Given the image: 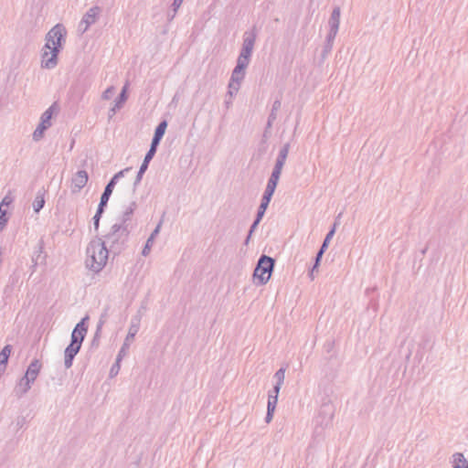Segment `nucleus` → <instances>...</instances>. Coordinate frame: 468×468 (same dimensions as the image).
Listing matches in <instances>:
<instances>
[{"label": "nucleus", "instance_id": "obj_1", "mask_svg": "<svg viewBox=\"0 0 468 468\" xmlns=\"http://www.w3.org/2000/svg\"><path fill=\"white\" fill-rule=\"evenodd\" d=\"M67 30L62 24L55 25L46 35L44 48L50 50L51 56L47 60L46 66L48 69L58 65V56L66 42Z\"/></svg>", "mask_w": 468, "mask_h": 468}, {"label": "nucleus", "instance_id": "obj_2", "mask_svg": "<svg viewBox=\"0 0 468 468\" xmlns=\"http://www.w3.org/2000/svg\"><path fill=\"white\" fill-rule=\"evenodd\" d=\"M110 250L101 238L92 239L86 250V267L94 272L101 271L106 265Z\"/></svg>", "mask_w": 468, "mask_h": 468}, {"label": "nucleus", "instance_id": "obj_3", "mask_svg": "<svg viewBox=\"0 0 468 468\" xmlns=\"http://www.w3.org/2000/svg\"><path fill=\"white\" fill-rule=\"evenodd\" d=\"M129 233L127 225L113 224L111 231L104 236L105 239L103 242H105L112 254L118 255L123 250Z\"/></svg>", "mask_w": 468, "mask_h": 468}, {"label": "nucleus", "instance_id": "obj_4", "mask_svg": "<svg viewBox=\"0 0 468 468\" xmlns=\"http://www.w3.org/2000/svg\"><path fill=\"white\" fill-rule=\"evenodd\" d=\"M274 266L275 260L273 258L265 254L259 258L253 272V277L258 279L259 284L264 285L270 281Z\"/></svg>", "mask_w": 468, "mask_h": 468}, {"label": "nucleus", "instance_id": "obj_5", "mask_svg": "<svg viewBox=\"0 0 468 468\" xmlns=\"http://www.w3.org/2000/svg\"><path fill=\"white\" fill-rule=\"evenodd\" d=\"M257 38V29L256 27H253L251 30L246 31L243 34V42L241 46V49L239 55L237 58L238 61L250 64V58L253 52V48L255 46Z\"/></svg>", "mask_w": 468, "mask_h": 468}, {"label": "nucleus", "instance_id": "obj_6", "mask_svg": "<svg viewBox=\"0 0 468 468\" xmlns=\"http://www.w3.org/2000/svg\"><path fill=\"white\" fill-rule=\"evenodd\" d=\"M248 66V64L237 60V64L231 73L229 88L234 89V91H239L240 83L245 78Z\"/></svg>", "mask_w": 468, "mask_h": 468}, {"label": "nucleus", "instance_id": "obj_7", "mask_svg": "<svg viewBox=\"0 0 468 468\" xmlns=\"http://www.w3.org/2000/svg\"><path fill=\"white\" fill-rule=\"evenodd\" d=\"M101 11V7L97 6V5L90 8L84 14V16H82V19L80 20V22L79 24V27H78L79 32L83 34L89 29V27L91 25L95 24L99 17Z\"/></svg>", "mask_w": 468, "mask_h": 468}, {"label": "nucleus", "instance_id": "obj_8", "mask_svg": "<svg viewBox=\"0 0 468 468\" xmlns=\"http://www.w3.org/2000/svg\"><path fill=\"white\" fill-rule=\"evenodd\" d=\"M89 319V316H85L74 327L71 336H70V344L80 346L81 347V344L86 336L88 326L85 324L86 321Z\"/></svg>", "mask_w": 468, "mask_h": 468}, {"label": "nucleus", "instance_id": "obj_9", "mask_svg": "<svg viewBox=\"0 0 468 468\" xmlns=\"http://www.w3.org/2000/svg\"><path fill=\"white\" fill-rule=\"evenodd\" d=\"M280 386L274 385L273 388L269 391L268 395V404H267V413L265 417V421L267 423L271 422L273 418V413L276 409V405L278 402V395L281 390Z\"/></svg>", "mask_w": 468, "mask_h": 468}, {"label": "nucleus", "instance_id": "obj_10", "mask_svg": "<svg viewBox=\"0 0 468 468\" xmlns=\"http://www.w3.org/2000/svg\"><path fill=\"white\" fill-rule=\"evenodd\" d=\"M59 112V106L57 102L51 104L40 117V122L38 125L48 129L51 126V119L53 114H58Z\"/></svg>", "mask_w": 468, "mask_h": 468}, {"label": "nucleus", "instance_id": "obj_11", "mask_svg": "<svg viewBox=\"0 0 468 468\" xmlns=\"http://www.w3.org/2000/svg\"><path fill=\"white\" fill-rule=\"evenodd\" d=\"M80 346L69 344L64 351V366L68 369L72 367L75 356L80 352Z\"/></svg>", "mask_w": 468, "mask_h": 468}, {"label": "nucleus", "instance_id": "obj_12", "mask_svg": "<svg viewBox=\"0 0 468 468\" xmlns=\"http://www.w3.org/2000/svg\"><path fill=\"white\" fill-rule=\"evenodd\" d=\"M32 383V381L27 379V377H22L14 388L15 396L20 399L31 388Z\"/></svg>", "mask_w": 468, "mask_h": 468}, {"label": "nucleus", "instance_id": "obj_13", "mask_svg": "<svg viewBox=\"0 0 468 468\" xmlns=\"http://www.w3.org/2000/svg\"><path fill=\"white\" fill-rule=\"evenodd\" d=\"M127 99V84H125L118 98L115 100L113 107L109 111V118H112L116 113V111L122 107Z\"/></svg>", "mask_w": 468, "mask_h": 468}, {"label": "nucleus", "instance_id": "obj_14", "mask_svg": "<svg viewBox=\"0 0 468 468\" xmlns=\"http://www.w3.org/2000/svg\"><path fill=\"white\" fill-rule=\"evenodd\" d=\"M40 368L41 363L39 362V360L34 359L28 366L24 377H27V379L34 383L40 371Z\"/></svg>", "mask_w": 468, "mask_h": 468}, {"label": "nucleus", "instance_id": "obj_15", "mask_svg": "<svg viewBox=\"0 0 468 468\" xmlns=\"http://www.w3.org/2000/svg\"><path fill=\"white\" fill-rule=\"evenodd\" d=\"M340 16H341V9L339 6H335L332 13H331V16H330V18H329V21H328V24H329V27H330V30L332 31H338L339 29V25H340Z\"/></svg>", "mask_w": 468, "mask_h": 468}, {"label": "nucleus", "instance_id": "obj_16", "mask_svg": "<svg viewBox=\"0 0 468 468\" xmlns=\"http://www.w3.org/2000/svg\"><path fill=\"white\" fill-rule=\"evenodd\" d=\"M12 352V346L6 345L0 352V376L5 372L8 358Z\"/></svg>", "mask_w": 468, "mask_h": 468}, {"label": "nucleus", "instance_id": "obj_17", "mask_svg": "<svg viewBox=\"0 0 468 468\" xmlns=\"http://www.w3.org/2000/svg\"><path fill=\"white\" fill-rule=\"evenodd\" d=\"M45 194H46L45 187H41L37 193V196L32 204L34 211L36 213H38L43 208V207L45 205Z\"/></svg>", "mask_w": 468, "mask_h": 468}, {"label": "nucleus", "instance_id": "obj_18", "mask_svg": "<svg viewBox=\"0 0 468 468\" xmlns=\"http://www.w3.org/2000/svg\"><path fill=\"white\" fill-rule=\"evenodd\" d=\"M452 468H468V462L461 452H455L451 459Z\"/></svg>", "mask_w": 468, "mask_h": 468}, {"label": "nucleus", "instance_id": "obj_19", "mask_svg": "<svg viewBox=\"0 0 468 468\" xmlns=\"http://www.w3.org/2000/svg\"><path fill=\"white\" fill-rule=\"evenodd\" d=\"M135 207H136L135 202L130 203V205L122 212V215L120 218V222H117L116 224L127 225V222L132 219V216L134 212Z\"/></svg>", "mask_w": 468, "mask_h": 468}, {"label": "nucleus", "instance_id": "obj_20", "mask_svg": "<svg viewBox=\"0 0 468 468\" xmlns=\"http://www.w3.org/2000/svg\"><path fill=\"white\" fill-rule=\"evenodd\" d=\"M125 347H126V344L122 345V346L121 347V349L117 355L116 361L111 368V371H110L111 376L118 374L119 369H120V362L122 361V357L125 356Z\"/></svg>", "mask_w": 468, "mask_h": 468}, {"label": "nucleus", "instance_id": "obj_21", "mask_svg": "<svg viewBox=\"0 0 468 468\" xmlns=\"http://www.w3.org/2000/svg\"><path fill=\"white\" fill-rule=\"evenodd\" d=\"M88 179L89 177H73L71 181V191L73 193L79 192L86 186Z\"/></svg>", "mask_w": 468, "mask_h": 468}, {"label": "nucleus", "instance_id": "obj_22", "mask_svg": "<svg viewBox=\"0 0 468 468\" xmlns=\"http://www.w3.org/2000/svg\"><path fill=\"white\" fill-rule=\"evenodd\" d=\"M118 178L119 177H112L110 182L105 186L104 191L101 197V198H102L103 201L104 200L109 201V198H110L111 195L112 194L113 188H114L115 185L117 184Z\"/></svg>", "mask_w": 468, "mask_h": 468}, {"label": "nucleus", "instance_id": "obj_23", "mask_svg": "<svg viewBox=\"0 0 468 468\" xmlns=\"http://www.w3.org/2000/svg\"><path fill=\"white\" fill-rule=\"evenodd\" d=\"M279 179H280V177H270L263 194L268 196V197H272V195H273V193L276 189V186L278 185Z\"/></svg>", "mask_w": 468, "mask_h": 468}, {"label": "nucleus", "instance_id": "obj_24", "mask_svg": "<svg viewBox=\"0 0 468 468\" xmlns=\"http://www.w3.org/2000/svg\"><path fill=\"white\" fill-rule=\"evenodd\" d=\"M108 317H109V307L107 306V307L104 308L103 312L101 313V316L99 318V322H98V324H97L95 336L99 335L102 326L107 322Z\"/></svg>", "mask_w": 468, "mask_h": 468}, {"label": "nucleus", "instance_id": "obj_25", "mask_svg": "<svg viewBox=\"0 0 468 468\" xmlns=\"http://www.w3.org/2000/svg\"><path fill=\"white\" fill-rule=\"evenodd\" d=\"M320 413L326 415L327 421L328 422L331 421L334 417V414H335V410H334L333 405H331L329 403L323 404L321 407V410H320Z\"/></svg>", "mask_w": 468, "mask_h": 468}, {"label": "nucleus", "instance_id": "obj_26", "mask_svg": "<svg viewBox=\"0 0 468 468\" xmlns=\"http://www.w3.org/2000/svg\"><path fill=\"white\" fill-rule=\"evenodd\" d=\"M139 326L137 324H132L129 328V332L125 337L123 345L126 344L125 351L129 348L130 341H133L134 335L137 334Z\"/></svg>", "mask_w": 468, "mask_h": 468}, {"label": "nucleus", "instance_id": "obj_27", "mask_svg": "<svg viewBox=\"0 0 468 468\" xmlns=\"http://www.w3.org/2000/svg\"><path fill=\"white\" fill-rule=\"evenodd\" d=\"M166 127H167L166 121L160 122L159 124L157 125V127L154 130V136L157 137V138H160L162 140V138H163V136H164V134L165 133Z\"/></svg>", "mask_w": 468, "mask_h": 468}, {"label": "nucleus", "instance_id": "obj_28", "mask_svg": "<svg viewBox=\"0 0 468 468\" xmlns=\"http://www.w3.org/2000/svg\"><path fill=\"white\" fill-rule=\"evenodd\" d=\"M285 367H281L279 370L276 371V373L274 374V378L276 379L275 385L280 387L282 386L285 378Z\"/></svg>", "mask_w": 468, "mask_h": 468}, {"label": "nucleus", "instance_id": "obj_29", "mask_svg": "<svg viewBox=\"0 0 468 468\" xmlns=\"http://www.w3.org/2000/svg\"><path fill=\"white\" fill-rule=\"evenodd\" d=\"M335 224L334 225L333 229L326 234V236L322 243L321 249L325 250H327L329 242L335 234Z\"/></svg>", "mask_w": 468, "mask_h": 468}, {"label": "nucleus", "instance_id": "obj_30", "mask_svg": "<svg viewBox=\"0 0 468 468\" xmlns=\"http://www.w3.org/2000/svg\"><path fill=\"white\" fill-rule=\"evenodd\" d=\"M284 160L277 158L275 166L271 174V176H280L282 172V167L284 165Z\"/></svg>", "mask_w": 468, "mask_h": 468}, {"label": "nucleus", "instance_id": "obj_31", "mask_svg": "<svg viewBox=\"0 0 468 468\" xmlns=\"http://www.w3.org/2000/svg\"><path fill=\"white\" fill-rule=\"evenodd\" d=\"M46 130H48V129L43 126L38 125L33 133L34 141H39L43 137V134Z\"/></svg>", "mask_w": 468, "mask_h": 468}, {"label": "nucleus", "instance_id": "obj_32", "mask_svg": "<svg viewBox=\"0 0 468 468\" xmlns=\"http://www.w3.org/2000/svg\"><path fill=\"white\" fill-rule=\"evenodd\" d=\"M260 222H261V220H260V219H258V218H255V219H254V221H253L252 225H251V226H250V228L249 234H248V236H247V238H246V239H245V241H244V244H245V245H248V244H249L250 239V237H251L252 233L254 232V230L257 229V227H258V225H259V223H260Z\"/></svg>", "mask_w": 468, "mask_h": 468}, {"label": "nucleus", "instance_id": "obj_33", "mask_svg": "<svg viewBox=\"0 0 468 468\" xmlns=\"http://www.w3.org/2000/svg\"><path fill=\"white\" fill-rule=\"evenodd\" d=\"M15 199V197L13 196L11 191H8V193L5 196V197L2 199V202L0 204V207L3 206H9Z\"/></svg>", "mask_w": 468, "mask_h": 468}, {"label": "nucleus", "instance_id": "obj_34", "mask_svg": "<svg viewBox=\"0 0 468 468\" xmlns=\"http://www.w3.org/2000/svg\"><path fill=\"white\" fill-rule=\"evenodd\" d=\"M115 91V89L113 86H111L109 88H107L101 94V99L102 100H105V101H108L112 98V94L114 93Z\"/></svg>", "mask_w": 468, "mask_h": 468}, {"label": "nucleus", "instance_id": "obj_35", "mask_svg": "<svg viewBox=\"0 0 468 468\" xmlns=\"http://www.w3.org/2000/svg\"><path fill=\"white\" fill-rule=\"evenodd\" d=\"M289 147H290L289 144H285L281 148V150H280V152H279V155H278V157H277V158H279V159H282V160H284V161H285V160H286V157H287V155H288Z\"/></svg>", "mask_w": 468, "mask_h": 468}, {"label": "nucleus", "instance_id": "obj_36", "mask_svg": "<svg viewBox=\"0 0 468 468\" xmlns=\"http://www.w3.org/2000/svg\"><path fill=\"white\" fill-rule=\"evenodd\" d=\"M154 243L153 237H149L146 240V243L143 249L142 254L144 256H147L151 250V247Z\"/></svg>", "mask_w": 468, "mask_h": 468}, {"label": "nucleus", "instance_id": "obj_37", "mask_svg": "<svg viewBox=\"0 0 468 468\" xmlns=\"http://www.w3.org/2000/svg\"><path fill=\"white\" fill-rule=\"evenodd\" d=\"M50 56H51L50 50L44 48V51L41 55V58H42L41 67L42 68L48 69V67L46 66V63H47V60H48V58H50Z\"/></svg>", "mask_w": 468, "mask_h": 468}, {"label": "nucleus", "instance_id": "obj_38", "mask_svg": "<svg viewBox=\"0 0 468 468\" xmlns=\"http://www.w3.org/2000/svg\"><path fill=\"white\" fill-rule=\"evenodd\" d=\"M337 32L338 31H335L334 32L332 30H329V33H328V35L326 37V39H325V43L334 45V41H335V37L337 35Z\"/></svg>", "mask_w": 468, "mask_h": 468}, {"label": "nucleus", "instance_id": "obj_39", "mask_svg": "<svg viewBox=\"0 0 468 468\" xmlns=\"http://www.w3.org/2000/svg\"><path fill=\"white\" fill-rule=\"evenodd\" d=\"M107 203H108L107 200L103 201V199L101 198L99 206H98V208H97V211H96V214H99V215L101 216L103 211H104L105 207L107 206Z\"/></svg>", "mask_w": 468, "mask_h": 468}, {"label": "nucleus", "instance_id": "obj_40", "mask_svg": "<svg viewBox=\"0 0 468 468\" xmlns=\"http://www.w3.org/2000/svg\"><path fill=\"white\" fill-rule=\"evenodd\" d=\"M107 203H108L107 200L103 201V199L101 198L99 206H98V208H97V211H96V214H99V215L101 216L103 211H104L105 207L107 206Z\"/></svg>", "mask_w": 468, "mask_h": 468}, {"label": "nucleus", "instance_id": "obj_41", "mask_svg": "<svg viewBox=\"0 0 468 468\" xmlns=\"http://www.w3.org/2000/svg\"><path fill=\"white\" fill-rule=\"evenodd\" d=\"M107 203H108L107 200L103 201V199L101 198L99 206H98V208H97V211H96V214H99V215L101 216L103 211H104L105 207L107 206Z\"/></svg>", "mask_w": 468, "mask_h": 468}, {"label": "nucleus", "instance_id": "obj_42", "mask_svg": "<svg viewBox=\"0 0 468 468\" xmlns=\"http://www.w3.org/2000/svg\"><path fill=\"white\" fill-rule=\"evenodd\" d=\"M6 222V210L2 209V207H0V226L4 227Z\"/></svg>", "mask_w": 468, "mask_h": 468}, {"label": "nucleus", "instance_id": "obj_43", "mask_svg": "<svg viewBox=\"0 0 468 468\" xmlns=\"http://www.w3.org/2000/svg\"><path fill=\"white\" fill-rule=\"evenodd\" d=\"M276 117H277V115L275 113H270V115L268 117V122H267V126H266L264 135L266 134L267 130L271 127L272 122L276 120Z\"/></svg>", "mask_w": 468, "mask_h": 468}, {"label": "nucleus", "instance_id": "obj_44", "mask_svg": "<svg viewBox=\"0 0 468 468\" xmlns=\"http://www.w3.org/2000/svg\"><path fill=\"white\" fill-rule=\"evenodd\" d=\"M267 207H266V206L260 205V207L258 208L257 215H256V218L261 220V218H263V216L265 214V211H266Z\"/></svg>", "mask_w": 468, "mask_h": 468}, {"label": "nucleus", "instance_id": "obj_45", "mask_svg": "<svg viewBox=\"0 0 468 468\" xmlns=\"http://www.w3.org/2000/svg\"><path fill=\"white\" fill-rule=\"evenodd\" d=\"M332 48H333L332 44L324 43L322 57L325 58L331 52Z\"/></svg>", "mask_w": 468, "mask_h": 468}, {"label": "nucleus", "instance_id": "obj_46", "mask_svg": "<svg viewBox=\"0 0 468 468\" xmlns=\"http://www.w3.org/2000/svg\"><path fill=\"white\" fill-rule=\"evenodd\" d=\"M148 165H149V162H146L145 160H144L136 176H143L145 173V171L148 167Z\"/></svg>", "mask_w": 468, "mask_h": 468}, {"label": "nucleus", "instance_id": "obj_47", "mask_svg": "<svg viewBox=\"0 0 468 468\" xmlns=\"http://www.w3.org/2000/svg\"><path fill=\"white\" fill-rule=\"evenodd\" d=\"M155 153H156V150L150 147V149L146 153L144 160H145L146 162H150L153 159Z\"/></svg>", "mask_w": 468, "mask_h": 468}, {"label": "nucleus", "instance_id": "obj_48", "mask_svg": "<svg viewBox=\"0 0 468 468\" xmlns=\"http://www.w3.org/2000/svg\"><path fill=\"white\" fill-rule=\"evenodd\" d=\"M183 2L184 0H174L171 5L173 11L177 12Z\"/></svg>", "mask_w": 468, "mask_h": 468}, {"label": "nucleus", "instance_id": "obj_49", "mask_svg": "<svg viewBox=\"0 0 468 468\" xmlns=\"http://www.w3.org/2000/svg\"><path fill=\"white\" fill-rule=\"evenodd\" d=\"M324 252H325V250H323L321 248L317 251L316 256H315V260H314V261L316 262V265H320V261H321L322 257H323Z\"/></svg>", "mask_w": 468, "mask_h": 468}, {"label": "nucleus", "instance_id": "obj_50", "mask_svg": "<svg viewBox=\"0 0 468 468\" xmlns=\"http://www.w3.org/2000/svg\"><path fill=\"white\" fill-rule=\"evenodd\" d=\"M161 142V139L160 138H157V137H154L153 136V139H152V142H151V145L150 147L156 150L157 149V146L159 145Z\"/></svg>", "mask_w": 468, "mask_h": 468}, {"label": "nucleus", "instance_id": "obj_51", "mask_svg": "<svg viewBox=\"0 0 468 468\" xmlns=\"http://www.w3.org/2000/svg\"><path fill=\"white\" fill-rule=\"evenodd\" d=\"M101 216L99 215V214H95L94 217H93V225H94V229L95 230L97 231L98 229H99V224H100V219H101Z\"/></svg>", "mask_w": 468, "mask_h": 468}, {"label": "nucleus", "instance_id": "obj_52", "mask_svg": "<svg viewBox=\"0 0 468 468\" xmlns=\"http://www.w3.org/2000/svg\"><path fill=\"white\" fill-rule=\"evenodd\" d=\"M281 108V101L279 100H276L273 104H272V108H271V113H275L276 114V112Z\"/></svg>", "mask_w": 468, "mask_h": 468}, {"label": "nucleus", "instance_id": "obj_53", "mask_svg": "<svg viewBox=\"0 0 468 468\" xmlns=\"http://www.w3.org/2000/svg\"><path fill=\"white\" fill-rule=\"evenodd\" d=\"M271 197H269L264 195L262 196V198H261V205H263V206H266L268 207L270 202H271Z\"/></svg>", "mask_w": 468, "mask_h": 468}, {"label": "nucleus", "instance_id": "obj_54", "mask_svg": "<svg viewBox=\"0 0 468 468\" xmlns=\"http://www.w3.org/2000/svg\"><path fill=\"white\" fill-rule=\"evenodd\" d=\"M161 225H162V221H160L157 226L155 227V229H154V231L152 232V234L150 235V237H153V240H154V237L159 233L160 231V229H161Z\"/></svg>", "mask_w": 468, "mask_h": 468}, {"label": "nucleus", "instance_id": "obj_55", "mask_svg": "<svg viewBox=\"0 0 468 468\" xmlns=\"http://www.w3.org/2000/svg\"><path fill=\"white\" fill-rule=\"evenodd\" d=\"M318 267L319 265H316V262L314 261V264L313 266V268L311 269L310 272H309V276L312 280H314V272L317 271L318 270Z\"/></svg>", "mask_w": 468, "mask_h": 468}, {"label": "nucleus", "instance_id": "obj_56", "mask_svg": "<svg viewBox=\"0 0 468 468\" xmlns=\"http://www.w3.org/2000/svg\"><path fill=\"white\" fill-rule=\"evenodd\" d=\"M318 267L319 265H316V262L314 261V264L313 266V268L311 269L310 272H309V276L312 280H314V272L317 271L318 270Z\"/></svg>", "mask_w": 468, "mask_h": 468}, {"label": "nucleus", "instance_id": "obj_57", "mask_svg": "<svg viewBox=\"0 0 468 468\" xmlns=\"http://www.w3.org/2000/svg\"><path fill=\"white\" fill-rule=\"evenodd\" d=\"M132 169H133L132 167H127L125 169H122V170L115 173L113 176H124L125 174L131 172Z\"/></svg>", "mask_w": 468, "mask_h": 468}, {"label": "nucleus", "instance_id": "obj_58", "mask_svg": "<svg viewBox=\"0 0 468 468\" xmlns=\"http://www.w3.org/2000/svg\"><path fill=\"white\" fill-rule=\"evenodd\" d=\"M176 13L177 12L173 11V9L171 8V10L167 13V20L171 22L175 18Z\"/></svg>", "mask_w": 468, "mask_h": 468}, {"label": "nucleus", "instance_id": "obj_59", "mask_svg": "<svg viewBox=\"0 0 468 468\" xmlns=\"http://www.w3.org/2000/svg\"><path fill=\"white\" fill-rule=\"evenodd\" d=\"M43 252V241L40 240L39 244H38V250H37V258L39 257V255Z\"/></svg>", "mask_w": 468, "mask_h": 468}, {"label": "nucleus", "instance_id": "obj_60", "mask_svg": "<svg viewBox=\"0 0 468 468\" xmlns=\"http://www.w3.org/2000/svg\"><path fill=\"white\" fill-rule=\"evenodd\" d=\"M75 176H88V173L85 170H80L76 173Z\"/></svg>", "mask_w": 468, "mask_h": 468}, {"label": "nucleus", "instance_id": "obj_61", "mask_svg": "<svg viewBox=\"0 0 468 468\" xmlns=\"http://www.w3.org/2000/svg\"><path fill=\"white\" fill-rule=\"evenodd\" d=\"M238 91H234V89H231V88H229V91H228V94L229 95V97L231 98L232 96H234L235 94H237Z\"/></svg>", "mask_w": 468, "mask_h": 468}, {"label": "nucleus", "instance_id": "obj_62", "mask_svg": "<svg viewBox=\"0 0 468 468\" xmlns=\"http://www.w3.org/2000/svg\"><path fill=\"white\" fill-rule=\"evenodd\" d=\"M141 179H142V177H136L134 184H133L134 187H136L140 184Z\"/></svg>", "mask_w": 468, "mask_h": 468}, {"label": "nucleus", "instance_id": "obj_63", "mask_svg": "<svg viewBox=\"0 0 468 468\" xmlns=\"http://www.w3.org/2000/svg\"><path fill=\"white\" fill-rule=\"evenodd\" d=\"M225 104H226L227 108H229V106L231 105V100L230 99L229 100H226L225 101Z\"/></svg>", "mask_w": 468, "mask_h": 468}, {"label": "nucleus", "instance_id": "obj_64", "mask_svg": "<svg viewBox=\"0 0 468 468\" xmlns=\"http://www.w3.org/2000/svg\"><path fill=\"white\" fill-rule=\"evenodd\" d=\"M32 261H33V262H34V266H36V265L37 264V259L33 258V260H32Z\"/></svg>", "mask_w": 468, "mask_h": 468}]
</instances>
